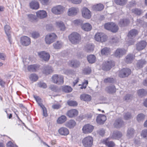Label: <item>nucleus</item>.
Wrapping results in <instances>:
<instances>
[{
  "mask_svg": "<svg viewBox=\"0 0 147 147\" xmlns=\"http://www.w3.org/2000/svg\"><path fill=\"white\" fill-rule=\"evenodd\" d=\"M51 81L54 83L60 85L64 82L63 76L60 74H55L51 77Z\"/></svg>",
  "mask_w": 147,
  "mask_h": 147,
  "instance_id": "1",
  "label": "nucleus"
},
{
  "mask_svg": "<svg viewBox=\"0 0 147 147\" xmlns=\"http://www.w3.org/2000/svg\"><path fill=\"white\" fill-rule=\"evenodd\" d=\"M69 38L72 43L76 44L80 42L81 40V36L78 33L74 32L69 36Z\"/></svg>",
  "mask_w": 147,
  "mask_h": 147,
  "instance_id": "2",
  "label": "nucleus"
},
{
  "mask_svg": "<svg viewBox=\"0 0 147 147\" xmlns=\"http://www.w3.org/2000/svg\"><path fill=\"white\" fill-rule=\"evenodd\" d=\"M57 38V36L54 33H51L47 35L45 38L46 43L50 44L53 42Z\"/></svg>",
  "mask_w": 147,
  "mask_h": 147,
  "instance_id": "3",
  "label": "nucleus"
},
{
  "mask_svg": "<svg viewBox=\"0 0 147 147\" xmlns=\"http://www.w3.org/2000/svg\"><path fill=\"white\" fill-rule=\"evenodd\" d=\"M93 140L92 137L88 136L83 139L82 143L85 147H91L93 145Z\"/></svg>",
  "mask_w": 147,
  "mask_h": 147,
  "instance_id": "4",
  "label": "nucleus"
},
{
  "mask_svg": "<svg viewBox=\"0 0 147 147\" xmlns=\"http://www.w3.org/2000/svg\"><path fill=\"white\" fill-rule=\"evenodd\" d=\"M105 27L106 29L114 32H116L118 30L117 25L113 22L106 24L105 25Z\"/></svg>",
  "mask_w": 147,
  "mask_h": 147,
  "instance_id": "5",
  "label": "nucleus"
},
{
  "mask_svg": "<svg viewBox=\"0 0 147 147\" xmlns=\"http://www.w3.org/2000/svg\"><path fill=\"white\" fill-rule=\"evenodd\" d=\"M65 8L61 5H58L53 7L51 9V11L56 15H60L63 13Z\"/></svg>",
  "mask_w": 147,
  "mask_h": 147,
  "instance_id": "6",
  "label": "nucleus"
},
{
  "mask_svg": "<svg viewBox=\"0 0 147 147\" xmlns=\"http://www.w3.org/2000/svg\"><path fill=\"white\" fill-rule=\"evenodd\" d=\"M115 65V64L113 61H108L103 64L102 69L104 70L108 71L112 67H114Z\"/></svg>",
  "mask_w": 147,
  "mask_h": 147,
  "instance_id": "7",
  "label": "nucleus"
},
{
  "mask_svg": "<svg viewBox=\"0 0 147 147\" xmlns=\"http://www.w3.org/2000/svg\"><path fill=\"white\" fill-rule=\"evenodd\" d=\"M95 38L97 41L103 42L106 40L107 37L103 33H98L95 34Z\"/></svg>",
  "mask_w": 147,
  "mask_h": 147,
  "instance_id": "8",
  "label": "nucleus"
},
{
  "mask_svg": "<svg viewBox=\"0 0 147 147\" xmlns=\"http://www.w3.org/2000/svg\"><path fill=\"white\" fill-rule=\"evenodd\" d=\"M94 129V126L90 124H86L83 126L82 128L83 133L88 134L92 132Z\"/></svg>",
  "mask_w": 147,
  "mask_h": 147,
  "instance_id": "9",
  "label": "nucleus"
},
{
  "mask_svg": "<svg viewBox=\"0 0 147 147\" xmlns=\"http://www.w3.org/2000/svg\"><path fill=\"white\" fill-rule=\"evenodd\" d=\"M138 33V32L135 29L132 30L129 32L128 34V37L129 39H132V40L131 41V42H129V45H131L134 43L135 41L133 39Z\"/></svg>",
  "mask_w": 147,
  "mask_h": 147,
  "instance_id": "10",
  "label": "nucleus"
},
{
  "mask_svg": "<svg viewBox=\"0 0 147 147\" xmlns=\"http://www.w3.org/2000/svg\"><path fill=\"white\" fill-rule=\"evenodd\" d=\"M131 70L129 68H123L120 71L119 76L121 78L127 77L131 74Z\"/></svg>",
  "mask_w": 147,
  "mask_h": 147,
  "instance_id": "11",
  "label": "nucleus"
},
{
  "mask_svg": "<svg viewBox=\"0 0 147 147\" xmlns=\"http://www.w3.org/2000/svg\"><path fill=\"white\" fill-rule=\"evenodd\" d=\"M127 51L123 48H119L117 49L115 52L114 55L117 58L121 57L127 53Z\"/></svg>",
  "mask_w": 147,
  "mask_h": 147,
  "instance_id": "12",
  "label": "nucleus"
},
{
  "mask_svg": "<svg viewBox=\"0 0 147 147\" xmlns=\"http://www.w3.org/2000/svg\"><path fill=\"white\" fill-rule=\"evenodd\" d=\"M147 43L144 40H141L136 44V49L138 51H140L144 49L146 47Z\"/></svg>",
  "mask_w": 147,
  "mask_h": 147,
  "instance_id": "13",
  "label": "nucleus"
},
{
  "mask_svg": "<svg viewBox=\"0 0 147 147\" xmlns=\"http://www.w3.org/2000/svg\"><path fill=\"white\" fill-rule=\"evenodd\" d=\"M38 55L40 58L45 61H48L50 57L49 54L47 52L42 51L38 53Z\"/></svg>",
  "mask_w": 147,
  "mask_h": 147,
  "instance_id": "14",
  "label": "nucleus"
},
{
  "mask_svg": "<svg viewBox=\"0 0 147 147\" xmlns=\"http://www.w3.org/2000/svg\"><path fill=\"white\" fill-rule=\"evenodd\" d=\"M82 14L83 17L85 18L89 19L91 16L90 11L87 8L84 7L82 10Z\"/></svg>",
  "mask_w": 147,
  "mask_h": 147,
  "instance_id": "15",
  "label": "nucleus"
},
{
  "mask_svg": "<svg viewBox=\"0 0 147 147\" xmlns=\"http://www.w3.org/2000/svg\"><path fill=\"white\" fill-rule=\"evenodd\" d=\"M124 125V123L122 119L119 118L116 119L113 124L114 126L117 128H120Z\"/></svg>",
  "mask_w": 147,
  "mask_h": 147,
  "instance_id": "16",
  "label": "nucleus"
},
{
  "mask_svg": "<svg viewBox=\"0 0 147 147\" xmlns=\"http://www.w3.org/2000/svg\"><path fill=\"white\" fill-rule=\"evenodd\" d=\"M78 113V111L76 109H71L67 111L66 115L69 118H74L76 117Z\"/></svg>",
  "mask_w": 147,
  "mask_h": 147,
  "instance_id": "17",
  "label": "nucleus"
},
{
  "mask_svg": "<svg viewBox=\"0 0 147 147\" xmlns=\"http://www.w3.org/2000/svg\"><path fill=\"white\" fill-rule=\"evenodd\" d=\"M20 41L22 44L25 46L28 45L31 43L30 38L25 36L21 37Z\"/></svg>",
  "mask_w": 147,
  "mask_h": 147,
  "instance_id": "18",
  "label": "nucleus"
},
{
  "mask_svg": "<svg viewBox=\"0 0 147 147\" xmlns=\"http://www.w3.org/2000/svg\"><path fill=\"white\" fill-rule=\"evenodd\" d=\"M79 11L78 8L72 7L69 9L67 13L69 16H72L76 15Z\"/></svg>",
  "mask_w": 147,
  "mask_h": 147,
  "instance_id": "19",
  "label": "nucleus"
},
{
  "mask_svg": "<svg viewBox=\"0 0 147 147\" xmlns=\"http://www.w3.org/2000/svg\"><path fill=\"white\" fill-rule=\"evenodd\" d=\"M37 17L40 19L46 18L47 16V14L46 11L44 10H39L36 13Z\"/></svg>",
  "mask_w": 147,
  "mask_h": 147,
  "instance_id": "20",
  "label": "nucleus"
},
{
  "mask_svg": "<svg viewBox=\"0 0 147 147\" xmlns=\"http://www.w3.org/2000/svg\"><path fill=\"white\" fill-rule=\"evenodd\" d=\"M4 29L5 33L8 37L9 42L10 44H11V39L10 33L11 32L10 27L8 25H6L4 26Z\"/></svg>",
  "mask_w": 147,
  "mask_h": 147,
  "instance_id": "21",
  "label": "nucleus"
},
{
  "mask_svg": "<svg viewBox=\"0 0 147 147\" xmlns=\"http://www.w3.org/2000/svg\"><path fill=\"white\" fill-rule=\"evenodd\" d=\"M106 119V117L105 115L100 114L97 117L96 121L98 123L103 124Z\"/></svg>",
  "mask_w": 147,
  "mask_h": 147,
  "instance_id": "22",
  "label": "nucleus"
},
{
  "mask_svg": "<svg viewBox=\"0 0 147 147\" xmlns=\"http://www.w3.org/2000/svg\"><path fill=\"white\" fill-rule=\"evenodd\" d=\"M111 52V49L108 47H105L101 50V53L102 55L107 56L110 54Z\"/></svg>",
  "mask_w": 147,
  "mask_h": 147,
  "instance_id": "23",
  "label": "nucleus"
},
{
  "mask_svg": "<svg viewBox=\"0 0 147 147\" xmlns=\"http://www.w3.org/2000/svg\"><path fill=\"white\" fill-rule=\"evenodd\" d=\"M53 69L51 66H45L43 68L42 72L43 74L47 75L52 73Z\"/></svg>",
  "mask_w": 147,
  "mask_h": 147,
  "instance_id": "24",
  "label": "nucleus"
},
{
  "mask_svg": "<svg viewBox=\"0 0 147 147\" xmlns=\"http://www.w3.org/2000/svg\"><path fill=\"white\" fill-rule=\"evenodd\" d=\"M58 132L62 136H66L69 134V131L66 128L61 127L58 130Z\"/></svg>",
  "mask_w": 147,
  "mask_h": 147,
  "instance_id": "25",
  "label": "nucleus"
},
{
  "mask_svg": "<svg viewBox=\"0 0 147 147\" xmlns=\"http://www.w3.org/2000/svg\"><path fill=\"white\" fill-rule=\"evenodd\" d=\"M80 98L81 100L85 101H90L91 99V97L89 95L83 94L81 95Z\"/></svg>",
  "mask_w": 147,
  "mask_h": 147,
  "instance_id": "26",
  "label": "nucleus"
},
{
  "mask_svg": "<svg viewBox=\"0 0 147 147\" xmlns=\"http://www.w3.org/2000/svg\"><path fill=\"white\" fill-rule=\"evenodd\" d=\"M76 125V123L73 120H70L67 122L65 124V125L67 127L70 128H74Z\"/></svg>",
  "mask_w": 147,
  "mask_h": 147,
  "instance_id": "27",
  "label": "nucleus"
},
{
  "mask_svg": "<svg viewBox=\"0 0 147 147\" xmlns=\"http://www.w3.org/2000/svg\"><path fill=\"white\" fill-rule=\"evenodd\" d=\"M39 67V66L36 64L30 65L28 66V69L29 71L34 72L38 69Z\"/></svg>",
  "mask_w": 147,
  "mask_h": 147,
  "instance_id": "28",
  "label": "nucleus"
},
{
  "mask_svg": "<svg viewBox=\"0 0 147 147\" xmlns=\"http://www.w3.org/2000/svg\"><path fill=\"white\" fill-rule=\"evenodd\" d=\"M134 56L131 54H129L127 55L125 57V61L127 63H131L134 59Z\"/></svg>",
  "mask_w": 147,
  "mask_h": 147,
  "instance_id": "29",
  "label": "nucleus"
},
{
  "mask_svg": "<svg viewBox=\"0 0 147 147\" xmlns=\"http://www.w3.org/2000/svg\"><path fill=\"white\" fill-rule=\"evenodd\" d=\"M146 63L145 60L141 59L138 60L136 64V67L138 69L142 67Z\"/></svg>",
  "mask_w": 147,
  "mask_h": 147,
  "instance_id": "30",
  "label": "nucleus"
},
{
  "mask_svg": "<svg viewBox=\"0 0 147 147\" xmlns=\"http://www.w3.org/2000/svg\"><path fill=\"white\" fill-rule=\"evenodd\" d=\"M30 7L34 9H37L39 8V4L36 1H33L30 3Z\"/></svg>",
  "mask_w": 147,
  "mask_h": 147,
  "instance_id": "31",
  "label": "nucleus"
},
{
  "mask_svg": "<svg viewBox=\"0 0 147 147\" xmlns=\"http://www.w3.org/2000/svg\"><path fill=\"white\" fill-rule=\"evenodd\" d=\"M82 28L84 30L89 31L91 30L92 26L90 24L86 23L82 25Z\"/></svg>",
  "mask_w": 147,
  "mask_h": 147,
  "instance_id": "32",
  "label": "nucleus"
},
{
  "mask_svg": "<svg viewBox=\"0 0 147 147\" xmlns=\"http://www.w3.org/2000/svg\"><path fill=\"white\" fill-rule=\"evenodd\" d=\"M103 143L108 147H113L115 146L114 142L113 141H109L108 139L104 140Z\"/></svg>",
  "mask_w": 147,
  "mask_h": 147,
  "instance_id": "33",
  "label": "nucleus"
},
{
  "mask_svg": "<svg viewBox=\"0 0 147 147\" xmlns=\"http://www.w3.org/2000/svg\"><path fill=\"white\" fill-rule=\"evenodd\" d=\"M85 50L87 52H91L94 50V46L91 44H87L85 47Z\"/></svg>",
  "mask_w": 147,
  "mask_h": 147,
  "instance_id": "34",
  "label": "nucleus"
},
{
  "mask_svg": "<svg viewBox=\"0 0 147 147\" xmlns=\"http://www.w3.org/2000/svg\"><path fill=\"white\" fill-rule=\"evenodd\" d=\"M129 22V21L128 19H122L120 20L119 24L121 26H124L128 25Z\"/></svg>",
  "mask_w": 147,
  "mask_h": 147,
  "instance_id": "35",
  "label": "nucleus"
},
{
  "mask_svg": "<svg viewBox=\"0 0 147 147\" xmlns=\"http://www.w3.org/2000/svg\"><path fill=\"white\" fill-rule=\"evenodd\" d=\"M69 65L71 67L76 68L79 66V63L76 61L72 60L69 61Z\"/></svg>",
  "mask_w": 147,
  "mask_h": 147,
  "instance_id": "36",
  "label": "nucleus"
},
{
  "mask_svg": "<svg viewBox=\"0 0 147 147\" xmlns=\"http://www.w3.org/2000/svg\"><path fill=\"white\" fill-rule=\"evenodd\" d=\"M57 26L62 31L65 30V26L63 23L61 21H59L56 22Z\"/></svg>",
  "mask_w": 147,
  "mask_h": 147,
  "instance_id": "37",
  "label": "nucleus"
},
{
  "mask_svg": "<svg viewBox=\"0 0 147 147\" xmlns=\"http://www.w3.org/2000/svg\"><path fill=\"white\" fill-rule=\"evenodd\" d=\"M67 120V117L64 115H62L59 117L57 120L58 123L62 124L65 122Z\"/></svg>",
  "mask_w": 147,
  "mask_h": 147,
  "instance_id": "38",
  "label": "nucleus"
},
{
  "mask_svg": "<svg viewBox=\"0 0 147 147\" xmlns=\"http://www.w3.org/2000/svg\"><path fill=\"white\" fill-rule=\"evenodd\" d=\"M106 90L109 93H112L115 92L116 90L115 86L112 85L107 87L106 88Z\"/></svg>",
  "mask_w": 147,
  "mask_h": 147,
  "instance_id": "39",
  "label": "nucleus"
},
{
  "mask_svg": "<svg viewBox=\"0 0 147 147\" xmlns=\"http://www.w3.org/2000/svg\"><path fill=\"white\" fill-rule=\"evenodd\" d=\"M104 7L102 4H99L93 6V9L95 11H101L103 9Z\"/></svg>",
  "mask_w": 147,
  "mask_h": 147,
  "instance_id": "40",
  "label": "nucleus"
},
{
  "mask_svg": "<svg viewBox=\"0 0 147 147\" xmlns=\"http://www.w3.org/2000/svg\"><path fill=\"white\" fill-rule=\"evenodd\" d=\"M135 133V130L132 128H129L127 131V136L129 138L133 136Z\"/></svg>",
  "mask_w": 147,
  "mask_h": 147,
  "instance_id": "41",
  "label": "nucleus"
},
{
  "mask_svg": "<svg viewBox=\"0 0 147 147\" xmlns=\"http://www.w3.org/2000/svg\"><path fill=\"white\" fill-rule=\"evenodd\" d=\"M87 59L90 63H92L95 62L96 58L94 55H91L87 57Z\"/></svg>",
  "mask_w": 147,
  "mask_h": 147,
  "instance_id": "42",
  "label": "nucleus"
},
{
  "mask_svg": "<svg viewBox=\"0 0 147 147\" xmlns=\"http://www.w3.org/2000/svg\"><path fill=\"white\" fill-rule=\"evenodd\" d=\"M49 88L52 90L57 92H59L61 90V88L54 85H51Z\"/></svg>",
  "mask_w": 147,
  "mask_h": 147,
  "instance_id": "43",
  "label": "nucleus"
},
{
  "mask_svg": "<svg viewBox=\"0 0 147 147\" xmlns=\"http://www.w3.org/2000/svg\"><path fill=\"white\" fill-rule=\"evenodd\" d=\"M61 88L63 91L66 93L71 92L72 90L70 87L68 86H62Z\"/></svg>",
  "mask_w": 147,
  "mask_h": 147,
  "instance_id": "44",
  "label": "nucleus"
},
{
  "mask_svg": "<svg viewBox=\"0 0 147 147\" xmlns=\"http://www.w3.org/2000/svg\"><path fill=\"white\" fill-rule=\"evenodd\" d=\"M62 43L61 42L59 41H57L56 42L54 43L53 45V47L54 48L56 49H60L62 45Z\"/></svg>",
  "mask_w": 147,
  "mask_h": 147,
  "instance_id": "45",
  "label": "nucleus"
},
{
  "mask_svg": "<svg viewBox=\"0 0 147 147\" xmlns=\"http://www.w3.org/2000/svg\"><path fill=\"white\" fill-rule=\"evenodd\" d=\"M145 117V115L143 113H140L137 115L136 119L138 122H140L143 121L144 120Z\"/></svg>",
  "mask_w": 147,
  "mask_h": 147,
  "instance_id": "46",
  "label": "nucleus"
},
{
  "mask_svg": "<svg viewBox=\"0 0 147 147\" xmlns=\"http://www.w3.org/2000/svg\"><path fill=\"white\" fill-rule=\"evenodd\" d=\"M138 95L141 97L146 96L147 94V91L144 89H141L138 91Z\"/></svg>",
  "mask_w": 147,
  "mask_h": 147,
  "instance_id": "47",
  "label": "nucleus"
},
{
  "mask_svg": "<svg viewBox=\"0 0 147 147\" xmlns=\"http://www.w3.org/2000/svg\"><path fill=\"white\" fill-rule=\"evenodd\" d=\"M132 12L134 14L137 15H140L142 13V11L138 8H134L132 9Z\"/></svg>",
  "mask_w": 147,
  "mask_h": 147,
  "instance_id": "48",
  "label": "nucleus"
},
{
  "mask_svg": "<svg viewBox=\"0 0 147 147\" xmlns=\"http://www.w3.org/2000/svg\"><path fill=\"white\" fill-rule=\"evenodd\" d=\"M30 80L33 82L36 81L38 79V77L37 75L35 74H31L30 76Z\"/></svg>",
  "mask_w": 147,
  "mask_h": 147,
  "instance_id": "49",
  "label": "nucleus"
},
{
  "mask_svg": "<svg viewBox=\"0 0 147 147\" xmlns=\"http://www.w3.org/2000/svg\"><path fill=\"white\" fill-rule=\"evenodd\" d=\"M127 2V0H116V3L120 5H123L126 4Z\"/></svg>",
  "mask_w": 147,
  "mask_h": 147,
  "instance_id": "50",
  "label": "nucleus"
},
{
  "mask_svg": "<svg viewBox=\"0 0 147 147\" xmlns=\"http://www.w3.org/2000/svg\"><path fill=\"white\" fill-rule=\"evenodd\" d=\"M67 104L70 106H76L78 105V103L75 101L69 100L67 102Z\"/></svg>",
  "mask_w": 147,
  "mask_h": 147,
  "instance_id": "51",
  "label": "nucleus"
},
{
  "mask_svg": "<svg viewBox=\"0 0 147 147\" xmlns=\"http://www.w3.org/2000/svg\"><path fill=\"white\" fill-rule=\"evenodd\" d=\"M132 117L131 113L127 112L126 113H124L123 114L124 119L126 120H129Z\"/></svg>",
  "mask_w": 147,
  "mask_h": 147,
  "instance_id": "52",
  "label": "nucleus"
},
{
  "mask_svg": "<svg viewBox=\"0 0 147 147\" xmlns=\"http://www.w3.org/2000/svg\"><path fill=\"white\" fill-rule=\"evenodd\" d=\"M34 97L36 100V102L38 104V105L40 107H41V105H43L42 103H41V99L39 98V97L36 96H34Z\"/></svg>",
  "mask_w": 147,
  "mask_h": 147,
  "instance_id": "53",
  "label": "nucleus"
},
{
  "mask_svg": "<svg viewBox=\"0 0 147 147\" xmlns=\"http://www.w3.org/2000/svg\"><path fill=\"white\" fill-rule=\"evenodd\" d=\"M38 85L39 87L42 88H47V87L46 84L42 82H39L38 83Z\"/></svg>",
  "mask_w": 147,
  "mask_h": 147,
  "instance_id": "54",
  "label": "nucleus"
},
{
  "mask_svg": "<svg viewBox=\"0 0 147 147\" xmlns=\"http://www.w3.org/2000/svg\"><path fill=\"white\" fill-rule=\"evenodd\" d=\"M113 135L114 136L118 138H120L122 136L121 133L119 131L115 132Z\"/></svg>",
  "mask_w": 147,
  "mask_h": 147,
  "instance_id": "55",
  "label": "nucleus"
},
{
  "mask_svg": "<svg viewBox=\"0 0 147 147\" xmlns=\"http://www.w3.org/2000/svg\"><path fill=\"white\" fill-rule=\"evenodd\" d=\"M28 16L29 20L31 21L36 20V16L33 14L28 15Z\"/></svg>",
  "mask_w": 147,
  "mask_h": 147,
  "instance_id": "56",
  "label": "nucleus"
},
{
  "mask_svg": "<svg viewBox=\"0 0 147 147\" xmlns=\"http://www.w3.org/2000/svg\"><path fill=\"white\" fill-rule=\"evenodd\" d=\"M114 80L113 78H107L105 79L104 81L105 83H112L114 82Z\"/></svg>",
  "mask_w": 147,
  "mask_h": 147,
  "instance_id": "57",
  "label": "nucleus"
},
{
  "mask_svg": "<svg viewBox=\"0 0 147 147\" xmlns=\"http://www.w3.org/2000/svg\"><path fill=\"white\" fill-rule=\"evenodd\" d=\"M43 111V115L45 117H47V111L46 108L45 107L44 105H41V107H40Z\"/></svg>",
  "mask_w": 147,
  "mask_h": 147,
  "instance_id": "58",
  "label": "nucleus"
},
{
  "mask_svg": "<svg viewBox=\"0 0 147 147\" xmlns=\"http://www.w3.org/2000/svg\"><path fill=\"white\" fill-rule=\"evenodd\" d=\"M40 34L38 32H33L32 34V37L34 38H36L38 37L39 36Z\"/></svg>",
  "mask_w": 147,
  "mask_h": 147,
  "instance_id": "59",
  "label": "nucleus"
},
{
  "mask_svg": "<svg viewBox=\"0 0 147 147\" xmlns=\"http://www.w3.org/2000/svg\"><path fill=\"white\" fill-rule=\"evenodd\" d=\"M91 71V69L90 67H88L84 69L83 72L86 74H89Z\"/></svg>",
  "mask_w": 147,
  "mask_h": 147,
  "instance_id": "60",
  "label": "nucleus"
},
{
  "mask_svg": "<svg viewBox=\"0 0 147 147\" xmlns=\"http://www.w3.org/2000/svg\"><path fill=\"white\" fill-rule=\"evenodd\" d=\"M141 135L144 138L147 137V129L143 130Z\"/></svg>",
  "mask_w": 147,
  "mask_h": 147,
  "instance_id": "61",
  "label": "nucleus"
},
{
  "mask_svg": "<svg viewBox=\"0 0 147 147\" xmlns=\"http://www.w3.org/2000/svg\"><path fill=\"white\" fill-rule=\"evenodd\" d=\"M7 147H16V145L12 143L11 142L9 141L7 144Z\"/></svg>",
  "mask_w": 147,
  "mask_h": 147,
  "instance_id": "62",
  "label": "nucleus"
},
{
  "mask_svg": "<svg viewBox=\"0 0 147 147\" xmlns=\"http://www.w3.org/2000/svg\"><path fill=\"white\" fill-rule=\"evenodd\" d=\"M61 107V105L59 104H54L53 105L52 107L54 109H57L60 108Z\"/></svg>",
  "mask_w": 147,
  "mask_h": 147,
  "instance_id": "63",
  "label": "nucleus"
},
{
  "mask_svg": "<svg viewBox=\"0 0 147 147\" xmlns=\"http://www.w3.org/2000/svg\"><path fill=\"white\" fill-rule=\"evenodd\" d=\"M118 42V39L117 37L112 38L111 40V42L113 43H115Z\"/></svg>",
  "mask_w": 147,
  "mask_h": 147,
  "instance_id": "64",
  "label": "nucleus"
}]
</instances>
